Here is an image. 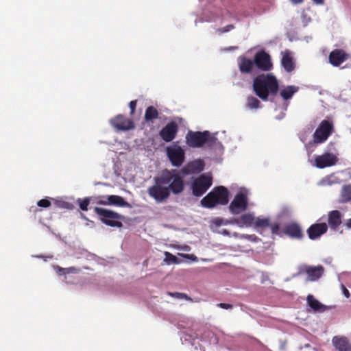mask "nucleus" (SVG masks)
<instances>
[{
  "label": "nucleus",
  "instance_id": "72a5a7b5",
  "mask_svg": "<svg viewBox=\"0 0 351 351\" xmlns=\"http://www.w3.org/2000/svg\"><path fill=\"white\" fill-rule=\"evenodd\" d=\"M234 29V25L232 24H230L226 25V27L218 28L217 29V32L219 34H223L228 32H230Z\"/></svg>",
  "mask_w": 351,
  "mask_h": 351
},
{
  "label": "nucleus",
  "instance_id": "9d476101",
  "mask_svg": "<svg viewBox=\"0 0 351 351\" xmlns=\"http://www.w3.org/2000/svg\"><path fill=\"white\" fill-rule=\"evenodd\" d=\"M339 160L338 157L330 152H326L315 157V166L319 169H324L335 165Z\"/></svg>",
  "mask_w": 351,
  "mask_h": 351
},
{
  "label": "nucleus",
  "instance_id": "7ed1b4c3",
  "mask_svg": "<svg viewBox=\"0 0 351 351\" xmlns=\"http://www.w3.org/2000/svg\"><path fill=\"white\" fill-rule=\"evenodd\" d=\"M230 192L223 186L214 187L204 197L200 204L204 208H213L217 205H226L229 202Z\"/></svg>",
  "mask_w": 351,
  "mask_h": 351
},
{
  "label": "nucleus",
  "instance_id": "393cba45",
  "mask_svg": "<svg viewBox=\"0 0 351 351\" xmlns=\"http://www.w3.org/2000/svg\"><path fill=\"white\" fill-rule=\"evenodd\" d=\"M144 119L146 123H153L154 120L159 119V112L153 106H148L145 112Z\"/></svg>",
  "mask_w": 351,
  "mask_h": 351
},
{
  "label": "nucleus",
  "instance_id": "f3484780",
  "mask_svg": "<svg viewBox=\"0 0 351 351\" xmlns=\"http://www.w3.org/2000/svg\"><path fill=\"white\" fill-rule=\"evenodd\" d=\"M283 232L292 239H301L303 237V233L300 225L292 222L285 226Z\"/></svg>",
  "mask_w": 351,
  "mask_h": 351
},
{
  "label": "nucleus",
  "instance_id": "79ce46f5",
  "mask_svg": "<svg viewBox=\"0 0 351 351\" xmlns=\"http://www.w3.org/2000/svg\"><path fill=\"white\" fill-rule=\"evenodd\" d=\"M166 256H167V257L170 256L171 257L170 260H171L173 262H176V258L175 256L172 255L171 254H170L169 252H166Z\"/></svg>",
  "mask_w": 351,
  "mask_h": 351
},
{
  "label": "nucleus",
  "instance_id": "39448f33",
  "mask_svg": "<svg viewBox=\"0 0 351 351\" xmlns=\"http://www.w3.org/2000/svg\"><path fill=\"white\" fill-rule=\"evenodd\" d=\"M94 211L103 223L110 227L121 228L123 226L121 221L124 219L123 215L113 210L100 207H95Z\"/></svg>",
  "mask_w": 351,
  "mask_h": 351
},
{
  "label": "nucleus",
  "instance_id": "2eb2a0df",
  "mask_svg": "<svg viewBox=\"0 0 351 351\" xmlns=\"http://www.w3.org/2000/svg\"><path fill=\"white\" fill-rule=\"evenodd\" d=\"M328 230V226L326 223L312 224L307 229V234L310 239L315 240L325 234Z\"/></svg>",
  "mask_w": 351,
  "mask_h": 351
},
{
  "label": "nucleus",
  "instance_id": "423d86ee",
  "mask_svg": "<svg viewBox=\"0 0 351 351\" xmlns=\"http://www.w3.org/2000/svg\"><path fill=\"white\" fill-rule=\"evenodd\" d=\"M334 130L333 124L327 120H323L313 134V141L315 144L324 143Z\"/></svg>",
  "mask_w": 351,
  "mask_h": 351
},
{
  "label": "nucleus",
  "instance_id": "473e14b6",
  "mask_svg": "<svg viewBox=\"0 0 351 351\" xmlns=\"http://www.w3.org/2000/svg\"><path fill=\"white\" fill-rule=\"evenodd\" d=\"M168 295L173 297V298H178V299H185L186 300H190L191 301L192 299L189 297L186 293H179V292H174V293H171V292H168Z\"/></svg>",
  "mask_w": 351,
  "mask_h": 351
},
{
  "label": "nucleus",
  "instance_id": "a211bd4d",
  "mask_svg": "<svg viewBox=\"0 0 351 351\" xmlns=\"http://www.w3.org/2000/svg\"><path fill=\"white\" fill-rule=\"evenodd\" d=\"M238 65L241 73L249 74L252 73L255 66L254 60L247 58L244 56H241L238 58Z\"/></svg>",
  "mask_w": 351,
  "mask_h": 351
},
{
  "label": "nucleus",
  "instance_id": "6e6552de",
  "mask_svg": "<svg viewBox=\"0 0 351 351\" xmlns=\"http://www.w3.org/2000/svg\"><path fill=\"white\" fill-rule=\"evenodd\" d=\"M212 185V178L205 175H201L192 183L193 194L196 197L202 196Z\"/></svg>",
  "mask_w": 351,
  "mask_h": 351
},
{
  "label": "nucleus",
  "instance_id": "4c0bfd02",
  "mask_svg": "<svg viewBox=\"0 0 351 351\" xmlns=\"http://www.w3.org/2000/svg\"><path fill=\"white\" fill-rule=\"evenodd\" d=\"M217 306L221 308H223V309H226V310H228V309H232L233 306L230 304H226V303H218L217 304Z\"/></svg>",
  "mask_w": 351,
  "mask_h": 351
},
{
  "label": "nucleus",
  "instance_id": "1a4fd4ad",
  "mask_svg": "<svg viewBox=\"0 0 351 351\" xmlns=\"http://www.w3.org/2000/svg\"><path fill=\"white\" fill-rule=\"evenodd\" d=\"M167 155L171 165L176 167H180L185 159V153L184 149L177 145L167 147Z\"/></svg>",
  "mask_w": 351,
  "mask_h": 351
},
{
  "label": "nucleus",
  "instance_id": "ea45409f",
  "mask_svg": "<svg viewBox=\"0 0 351 351\" xmlns=\"http://www.w3.org/2000/svg\"><path fill=\"white\" fill-rule=\"evenodd\" d=\"M66 269H66V268H62V267L58 266L57 269H56V271L58 275L62 276V275H65L66 274Z\"/></svg>",
  "mask_w": 351,
  "mask_h": 351
},
{
  "label": "nucleus",
  "instance_id": "0eeeda50",
  "mask_svg": "<svg viewBox=\"0 0 351 351\" xmlns=\"http://www.w3.org/2000/svg\"><path fill=\"white\" fill-rule=\"evenodd\" d=\"M248 208V197L246 193L239 192L229 205V210L232 215H239Z\"/></svg>",
  "mask_w": 351,
  "mask_h": 351
},
{
  "label": "nucleus",
  "instance_id": "58836bf2",
  "mask_svg": "<svg viewBox=\"0 0 351 351\" xmlns=\"http://www.w3.org/2000/svg\"><path fill=\"white\" fill-rule=\"evenodd\" d=\"M107 202H108L107 196L106 197H105V196L99 197V199L97 201L98 204L109 205V204H108Z\"/></svg>",
  "mask_w": 351,
  "mask_h": 351
},
{
  "label": "nucleus",
  "instance_id": "e433bc0d",
  "mask_svg": "<svg viewBox=\"0 0 351 351\" xmlns=\"http://www.w3.org/2000/svg\"><path fill=\"white\" fill-rule=\"evenodd\" d=\"M136 105H137V100H133L130 102L129 106L130 108V114L131 115L134 114L136 108Z\"/></svg>",
  "mask_w": 351,
  "mask_h": 351
},
{
  "label": "nucleus",
  "instance_id": "20e7f679",
  "mask_svg": "<svg viewBox=\"0 0 351 351\" xmlns=\"http://www.w3.org/2000/svg\"><path fill=\"white\" fill-rule=\"evenodd\" d=\"M217 139L211 135L209 131H189L186 135V143L191 147H201L206 145L208 147H213Z\"/></svg>",
  "mask_w": 351,
  "mask_h": 351
},
{
  "label": "nucleus",
  "instance_id": "4be33fe9",
  "mask_svg": "<svg viewBox=\"0 0 351 351\" xmlns=\"http://www.w3.org/2000/svg\"><path fill=\"white\" fill-rule=\"evenodd\" d=\"M204 163L203 160L199 159L192 161L184 166L182 169L181 172L183 174H189L195 172H200L204 169Z\"/></svg>",
  "mask_w": 351,
  "mask_h": 351
},
{
  "label": "nucleus",
  "instance_id": "c03bdc74",
  "mask_svg": "<svg viewBox=\"0 0 351 351\" xmlns=\"http://www.w3.org/2000/svg\"><path fill=\"white\" fill-rule=\"evenodd\" d=\"M313 1L314 3H315L316 4H318V5H322L324 3V0H313Z\"/></svg>",
  "mask_w": 351,
  "mask_h": 351
},
{
  "label": "nucleus",
  "instance_id": "c85d7f7f",
  "mask_svg": "<svg viewBox=\"0 0 351 351\" xmlns=\"http://www.w3.org/2000/svg\"><path fill=\"white\" fill-rule=\"evenodd\" d=\"M246 106L250 109H257L261 107V101L254 96L247 98Z\"/></svg>",
  "mask_w": 351,
  "mask_h": 351
},
{
  "label": "nucleus",
  "instance_id": "aec40b11",
  "mask_svg": "<svg viewBox=\"0 0 351 351\" xmlns=\"http://www.w3.org/2000/svg\"><path fill=\"white\" fill-rule=\"evenodd\" d=\"M342 214L337 210H334L328 214V223L330 228L336 230L342 223Z\"/></svg>",
  "mask_w": 351,
  "mask_h": 351
},
{
  "label": "nucleus",
  "instance_id": "412c9836",
  "mask_svg": "<svg viewBox=\"0 0 351 351\" xmlns=\"http://www.w3.org/2000/svg\"><path fill=\"white\" fill-rule=\"evenodd\" d=\"M255 217L253 213H248L241 215L239 218H234L232 223L237 225L240 228L250 227L254 225Z\"/></svg>",
  "mask_w": 351,
  "mask_h": 351
},
{
  "label": "nucleus",
  "instance_id": "b1692460",
  "mask_svg": "<svg viewBox=\"0 0 351 351\" xmlns=\"http://www.w3.org/2000/svg\"><path fill=\"white\" fill-rule=\"evenodd\" d=\"M108 199V204L109 205H114L120 207H128L131 208L130 204H129L128 202H126L122 197L116 195H111L107 196Z\"/></svg>",
  "mask_w": 351,
  "mask_h": 351
},
{
  "label": "nucleus",
  "instance_id": "7c9ffc66",
  "mask_svg": "<svg viewBox=\"0 0 351 351\" xmlns=\"http://www.w3.org/2000/svg\"><path fill=\"white\" fill-rule=\"evenodd\" d=\"M321 182L324 186H330L332 184L339 183V179L333 175H330L324 178Z\"/></svg>",
  "mask_w": 351,
  "mask_h": 351
},
{
  "label": "nucleus",
  "instance_id": "dca6fc26",
  "mask_svg": "<svg viewBox=\"0 0 351 351\" xmlns=\"http://www.w3.org/2000/svg\"><path fill=\"white\" fill-rule=\"evenodd\" d=\"M349 56L343 49H334L329 54V62L335 66H338L345 62Z\"/></svg>",
  "mask_w": 351,
  "mask_h": 351
},
{
  "label": "nucleus",
  "instance_id": "49530a36",
  "mask_svg": "<svg viewBox=\"0 0 351 351\" xmlns=\"http://www.w3.org/2000/svg\"><path fill=\"white\" fill-rule=\"evenodd\" d=\"M292 1H294L295 3H300L303 1V0H292Z\"/></svg>",
  "mask_w": 351,
  "mask_h": 351
},
{
  "label": "nucleus",
  "instance_id": "f8f14e48",
  "mask_svg": "<svg viewBox=\"0 0 351 351\" xmlns=\"http://www.w3.org/2000/svg\"><path fill=\"white\" fill-rule=\"evenodd\" d=\"M111 125L118 130L126 131L134 129L135 125L134 122L123 116L118 114L110 120Z\"/></svg>",
  "mask_w": 351,
  "mask_h": 351
},
{
  "label": "nucleus",
  "instance_id": "2f4dec72",
  "mask_svg": "<svg viewBox=\"0 0 351 351\" xmlns=\"http://www.w3.org/2000/svg\"><path fill=\"white\" fill-rule=\"evenodd\" d=\"M77 202L81 210H88V206L90 204V199L88 197L84 199H78Z\"/></svg>",
  "mask_w": 351,
  "mask_h": 351
},
{
  "label": "nucleus",
  "instance_id": "ddd939ff",
  "mask_svg": "<svg viewBox=\"0 0 351 351\" xmlns=\"http://www.w3.org/2000/svg\"><path fill=\"white\" fill-rule=\"evenodd\" d=\"M178 132V125L175 121L168 123L159 132L160 138L165 142L173 141Z\"/></svg>",
  "mask_w": 351,
  "mask_h": 351
},
{
  "label": "nucleus",
  "instance_id": "bb28decb",
  "mask_svg": "<svg viewBox=\"0 0 351 351\" xmlns=\"http://www.w3.org/2000/svg\"><path fill=\"white\" fill-rule=\"evenodd\" d=\"M298 90L299 88L298 86H287L280 90V95L284 100H289L295 93L298 91Z\"/></svg>",
  "mask_w": 351,
  "mask_h": 351
},
{
  "label": "nucleus",
  "instance_id": "c756f323",
  "mask_svg": "<svg viewBox=\"0 0 351 351\" xmlns=\"http://www.w3.org/2000/svg\"><path fill=\"white\" fill-rule=\"evenodd\" d=\"M254 226L256 229L268 228L270 226L269 219L268 218L257 217L254 219Z\"/></svg>",
  "mask_w": 351,
  "mask_h": 351
},
{
  "label": "nucleus",
  "instance_id": "a19ab883",
  "mask_svg": "<svg viewBox=\"0 0 351 351\" xmlns=\"http://www.w3.org/2000/svg\"><path fill=\"white\" fill-rule=\"evenodd\" d=\"M342 291L345 297L348 298L350 297V292L344 285H342Z\"/></svg>",
  "mask_w": 351,
  "mask_h": 351
},
{
  "label": "nucleus",
  "instance_id": "cd10ccee",
  "mask_svg": "<svg viewBox=\"0 0 351 351\" xmlns=\"http://www.w3.org/2000/svg\"><path fill=\"white\" fill-rule=\"evenodd\" d=\"M350 201H351V185H346L341 189L340 202L347 203Z\"/></svg>",
  "mask_w": 351,
  "mask_h": 351
},
{
  "label": "nucleus",
  "instance_id": "6ab92c4d",
  "mask_svg": "<svg viewBox=\"0 0 351 351\" xmlns=\"http://www.w3.org/2000/svg\"><path fill=\"white\" fill-rule=\"evenodd\" d=\"M304 271L308 276L307 280L316 281L323 275L324 268L322 265L306 266Z\"/></svg>",
  "mask_w": 351,
  "mask_h": 351
},
{
  "label": "nucleus",
  "instance_id": "f704fd0d",
  "mask_svg": "<svg viewBox=\"0 0 351 351\" xmlns=\"http://www.w3.org/2000/svg\"><path fill=\"white\" fill-rule=\"evenodd\" d=\"M51 204V202L47 199H42L37 202V205L43 208H48Z\"/></svg>",
  "mask_w": 351,
  "mask_h": 351
},
{
  "label": "nucleus",
  "instance_id": "f03ea898",
  "mask_svg": "<svg viewBox=\"0 0 351 351\" xmlns=\"http://www.w3.org/2000/svg\"><path fill=\"white\" fill-rule=\"evenodd\" d=\"M253 91L263 101L268 100L269 96L276 97L279 90V83L273 73L258 75L253 80Z\"/></svg>",
  "mask_w": 351,
  "mask_h": 351
},
{
  "label": "nucleus",
  "instance_id": "4468645a",
  "mask_svg": "<svg viewBox=\"0 0 351 351\" xmlns=\"http://www.w3.org/2000/svg\"><path fill=\"white\" fill-rule=\"evenodd\" d=\"M332 344L337 351H351V341L346 336H334L332 338Z\"/></svg>",
  "mask_w": 351,
  "mask_h": 351
},
{
  "label": "nucleus",
  "instance_id": "9b49d317",
  "mask_svg": "<svg viewBox=\"0 0 351 351\" xmlns=\"http://www.w3.org/2000/svg\"><path fill=\"white\" fill-rule=\"evenodd\" d=\"M255 66L262 71H269L273 66L270 56L265 51H258L254 58Z\"/></svg>",
  "mask_w": 351,
  "mask_h": 351
},
{
  "label": "nucleus",
  "instance_id": "a878e982",
  "mask_svg": "<svg viewBox=\"0 0 351 351\" xmlns=\"http://www.w3.org/2000/svg\"><path fill=\"white\" fill-rule=\"evenodd\" d=\"M307 302L309 306L315 311L324 312L326 310V306L320 303L312 295L307 296Z\"/></svg>",
  "mask_w": 351,
  "mask_h": 351
},
{
  "label": "nucleus",
  "instance_id": "c9c22d12",
  "mask_svg": "<svg viewBox=\"0 0 351 351\" xmlns=\"http://www.w3.org/2000/svg\"><path fill=\"white\" fill-rule=\"evenodd\" d=\"M269 227H270L271 233L273 234H278V232H279V230H280L279 224H278V223L271 224L270 223V226Z\"/></svg>",
  "mask_w": 351,
  "mask_h": 351
},
{
  "label": "nucleus",
  "instance_id": "5701e85b",
  "mask_svg": "<svg viewBox=\"0 0 351 351\" xmlns=\"http://www.w3.org/2000/svg\"><path fill=\"white\" fill-rule=\"evenodd\" d=\"M281 64L287 72H291L295 69V64L289 51L286 50L282 53Z\"/></svg>",
  "mask_w": 351,
  "mask_h": 351
},
{
  "label": "nucleus",
  "instance_id": "f257e3e1",
  "mask_svg": "<svg viewBox=\"0 0 351 351\" xmlns=\"http://www.w3.org/2000/svg\"><path fill=\"white\" fill-rule=\"evenodd\" d=\"M184 190V182L176 169H164L154 178V184L147 189L149 195L157 203L167 201L171 193L178 195Z\"/></svg>",
  "mask_w": 351,
  "mask_h": 351
},
{
  "label": "nucleus",
  "instance_id": "37998d69",
  "mask_svg": "<svg viewBox=\"0 0 351 351\" xmlns=\"http://www.w3.org/2000/svg\"><path fill=\"white\" fill-rule=\"evenodd\" d=\"M67 269H66V274H69L70 272H75L77 271V269L73 267H69Z\"/></svg>",
  "mask_w": 351,
  "mask_h": 351
},
{
  "label": "nucleus",
  "instance_id": "a18cd8bd",
  "mask_svg": "<svg viewBox=\"0 0 351 351\" xmlns=\"http://www.w3.org/2000/svg\"><path fill=\"white\" fill-rule=\"evenodd\" d=\"M346 226H347L348 228H351V218L348 219Z\"/></svg>",
  "mask_w": 351,
  "mask_h": 351
}]
</instances>
